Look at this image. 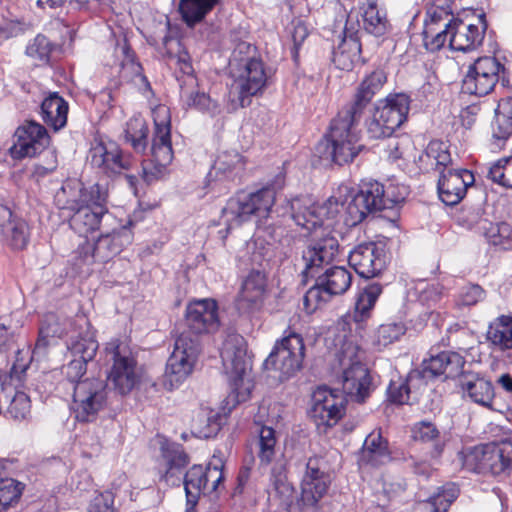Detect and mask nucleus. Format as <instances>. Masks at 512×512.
<instances>
[{
    "label": "nucleus",
    "instance_id": "f257e3e1",
    "mask_svg": "<svg viewBox=\"0 0 512 512\" xmlns=\"http://www.w3.org/2000/svg\"><path fill=\"white\" fill-rule=\"evenodd\" d=\"M339 252V243L334 236L326 235L311 241L302 252L305 278H315V283L303 298L307 311L316 310L321 304L329 302L333 296L343 295L352 284V274L342 266H333L322 274L320 270L330 265Z\"/></svg>",
    "mask_w": 512,
    "mask_h": 512
},
{
    "label": "nucleus",
    "instance_id": "f03ea898",
    "mask_svg": "<svg viewBox=\"0 0 512 512\" xmlns=\"http://www.w3.org/2000/svg\"><path fill=\"white\" fill-rule=\"evenodd\" d=\"M360 120L339 112L330 124L327 135L317 144L319 157L338 165L350 163L364 148L357 127Z\"/></svg>",
    "mask_w": 512,
    "mask_h": 512
},
{
    "label": "nucleus",
    "instance_id": "7ed1b4c3",
    "mask_svg": "<svg viewBox=\"0 0 512 512\" xmlns=\"http://www.w3.org/2000/svg\"><path fill=\"white\" fill-rule=\"evenodd\" d=\"M342 369V390L351 400L362 403L372 391V381L363 363L364 351L353 341L345 340L336 353Z\"/></svg>",
    "mask_w": 512,
    "mask_h": 512
},
{
    "label": "nucleus",
    "instance_id": "20e7f679",
    "mask_svg": "<svg viewBox=\"0 0 512 512\" xmlns=\"http://www.w3.org/2000/svg\"><path fill=\"white\" fill-rule=\"evenodd\" d=\"M106 361L111 364L107 380L121 395L130 393L140 382L142 369L130 345L121 339H111L104 348Z\"/></svg>",
    "mask_w": 512,
    "mask_h": 512
},
{
    "label": "nucleus",
    "instance_id": "39448f33",
    "mask_svg": "<svg viewBox=\"0 0 512 512\" xmlns=\"http://www.w3.org/2000/svg\"><path fill=\"white\" fill-rule=\"evenodd\" d=\"M410 108L409 96L403 93L389 95L376 105L366 122L367 133L372 139L390 137L407 119Z\"/></svg>",
    "mask_w": 512,
    "mask_h": 512
},
{
    "label": "nucleus",
    "instance_id": "423d86ee",
    "mask_svg": "<svg viewBox=\"0 0 512 512\" xmlns=\"http://www.w3.org/2000/svg\"><path fill=\"white\" fill-rule=\"evenodd\" d=\"M268 83L265 65L260 59L250 58L239 70L229 91L232 110L247 107L253 96L261 94Z\"/></svg>",
    "mask_w": 512,
    "mask_h": 512
},
{
    "label": "nucleus",
    "instance_id": "0eeeda50",
    "mask_svg": "<svg viewBox=\"0 0 512 512\" xmlns=\"http://www.w3.org/2000/svg\"><path fill=\"white\" fill-rule=\"evenodd\" d=\"M276 342L272 352L264 362L266 369L279 371L284 378L295 375L301 368L305 356L303 337L289 331Z\"/></svg>",
    "mask_w": 512,
    "mask_h": 512
},
{
    "label": "nucleus",
    "instance_id": "6e6552de",
    "mask_svg": "<svg viewBox=\"0 0 512 512\" xmlns=\"http://www.w3.org/2000/svg\"><path fill=\"white\" fill-rule=\"evenodd\" d=\"M107 384L101 379H85L74 385L73 411L80 422H92L108 401Z\"/></svg>",
    "mask_w": 512,
    "mask_h": 512
},
{
    "label": "nucleus",
    "instance_id": "1a4fd4ad",
    "mask_svg": "<svg viewBox=\"0 0 512 512\" xmlns=\"http://www.w3.org/2000/svg\"><path fill=\"white\" fill-rule=\"evenodd\" d=\"M92 194L70 216V227L80 235H86L101 228V223L113 220L106 207L107 195L98 184L92 185Z\"/></svg>",
    "mask_w": 512,
    "mask_h": 512
},
{
    "label": "nucleus",
    "instance_id": "9d476101",
    "mask_svg": "<svg viewBox=\"0 0 512 512\" xmlns=\"http://www.w3.org/2000/svg\"><path fill=\"white\" fill-rule=\"evenodd\" d=\"M384 185L377 181L364 182L345 207V224L356 226L368 214L385 210Z\"/></svg>",
    "mask_w": 512,
    "mask_h": 512
},
{
    "label": "nucleus",
    "instance_id": "9b49d317",
    "mask_svg": "<svg viewBox=\"0 0 512 512\" xmlns=\"http://www.w3.org/2000/svg\"><path fill=\"white\" fill-rule=\"evenodd\" d=\"M505 72L504 66L495 57H480L468 69L462 81V91L476 96L489 94Z\"/></svg>",
    "mask_w": 512,
    "mask_h": 512
},
{
    "label": "nucleus",
    "instance_id": "f8f14e48",
    "mask_svg": "<svg viewBox=\"0 0 512 512\" xmlns=\"http://www.w3.org/2000/svg\"><path fill=\"white\" fill-rule=\"evenodd\" d=\"M222 463H210L207 467L193 465L184 475L183 484L187 505L194 507L201 494L214 492L223 480Z\"/></svg>",
    "mask_w": 512,
    "mask_h": 512
},
{
    "label": "nucleus",
    "instance_id": "ddd939ff",
    "mask_svg": "<svg viewBox=\"0 0 512 512\" xmlns=\"http://www.w3.org/2000/svg\"><path fill=\"white\" fill-rule=\"evenodd\" d=\"M131 241V232L123 226L119 230H113L111 233L102 231L94 244L85 241L84 244L79 246V253L85 263H90L94 259L105 262L119 254L122 248L130 244Z\"/></svg>",
    "mask_w": 512,
    "mask_h": 512
},
{
    "label": "nucleus",
    "instance_id": "4468645a",
    "mask_svg": "<svg viewBox=\"0 0 512 512\" xmlns=\"http://www.w3.org/2000/svg\"><path fill=\"white\" fill-rule=\"evenodd\" d=\"M330 484L331 478L326 471L325 461L318 456L310 457L301 481V504L305 507H316Z\"/></svg>",
    "mask_w": 512,
    "mask_h": 512
},
{
    "label": "nucleus",
    "instance_id": "2eb2a0df",
    "mask_svg": "<svg viewBox=\"0 0 512 512\" xmlns=\"http://www.w3.org/2000/svg\"><path fill=\"white\" fill-rule=\"evenodd\" d=\"M15 141L9 151L13 158L34 157L41 153L50 142L44 126L35 121H27L14 133Z\"/></svg>",
    "mask_w": 512,
    "mask_h": 512
},
{
    "label": "nucleus",
    "instance_id": "dca6fc26",
    "mask_svg": "<svg viewBox=\"0 0 512 512\" xmlns=\"http://www.w3.org/2000/svg\"><path fill=\"white\" fill-rule=\"evenodd\" d=\"M220 355L226 372L233 377L232 387L238 391L249 367L245 339L239 334H229L223 342ZM240 394L237 392V397Z\"/></svg>",
    "mask_w": 512,
    "mask_h": 512
},
{
    "label": "nucleus",
    "instance_id": "f3484780",
    "mask_svg": "<svg viewBox=\"0 0 512 512\" xmlns=\"http://www.w3.org/2000/svg\"><path fill=\"white\" fill-rule=\"evenodd\" d=\"M185 323V330L200 337L215 332L219 327L216 301L201 299L190 302L186 308Z\"/></svg>",
    "mask_w": 512,
    "mask_h": 512
},
{
    "label": "nucleus",
    "instance_id": "a211bd4d",
    "mask_svg": "<svg viewBox=\"0 0 512 512\" xmlns=\"http://www.w3.org/2000/svg\"><path fill=\"white\" fill-rule=\"evenodd\" d=\"M90 162L106 175L120 174L132 166V157L124 154L115 142H97L90 149Z\"/></svg>",
    "mask_w": 512,
    "mask_h": 512
},
{
    "label": "nucleus",
    "instance_id": "6ab92c4d",
    "mask_svg": "<svg viewBox=\"0 0 512 512\" xmlns=\"http://www.w3.org/2000/svg\"><path fill=\"white\" fill-rule=\"evenodd\" d=\"M343 398L327 387H318L312 394L310 416L317 425L332 426L344 414Z\"/></svg>",
    "mask_w": 512,
    "mask_h": 512
},
{
    "label": "nucleus",
    "instance_id": "aec40b11",
    "mask_svg": "<svg viewBox=\"0 0 512 512\" xmlns=\"http://www.w3.org/2000/svg\"><path fill=\"white\" fill-rule=\"evenodd\" d=\"M349 265L363 278L378 276L385 268L383 249L374 242L361 243L350 251Z\"/></svg>",
    "mask_w": 512,
    "mask_h": 512
},
{
    "label": "nucleus",
    "instance_id": "412c9836",
    "mask_svg": "<svg viewBox=\"0 0 512 512\" xmlns=\"http://www.w3.org/2000/svg\"><path fill=\"white\" fill-rule=\"evenodd\" d=\"M474 175L466 170H441L438 180L440 199L446 205L458 204L467 192V188L474 183Z\"/></svg>",
    "mask_w": 512,
    "mask_h": 512
},
{
    "label": "nucleus",
    "instance_id": "4be33fe9",
    "mask_svg": "<svg viewBox=\"0 0 512 512\" xmlns=\"http://www.w3.org/2000/svg\"><path fill=\"white\" fill-rule=\"evenodd\" d=\"M386 80L387 77L383 70H375L367 75L357 87L353 102L340 112L361 121L365 108L373 97L380 92Z\"/></svg>",
    "mask_w": 512,
    "mask_h": 512
},
{
    "label": "nucleus",
    "instance_id": "5701e85b",
    "mask_svg": "<svg viewBox=\"0 0 512 512\" xmlns=\"http://www.w3.org/2000/svg\"><path fill=\"white\" fill-rule=\"evenodd\" d=\"M484 17L483 14L480 16L482 27L479 28L478 25L454 18L450 13L449 47L455 51L467 52L481 45L487 28Z\"/></svg>",
    "mask_w": 512,
    "mask_h": 512
},
{
    "label": "nucleus",
    "instance_id": "b1692460",
    "mask_svg": "<svg viewBox=\"0 0 512 512\" xmlns=\"http://www.w3.org/2000/svg\"><path fill=\"white\" fill-rule=\"evenodd\" d=\"M465 364L464 358L452 351H444L425 359L421 371L417 372L423 379L430 380L444 375L445 378H454L461 374Z\"/></svg>",
    "mask_w": 512,
    "mask_h": 512
},
{
    "label": "nucleus",
    "instance_id": "393cba45",
    "mask_svg": "<svg viewBox=\"0 0 512 512\" xmlns=\"http://www.w3.org/2000/svg\"><path fill=\"white\" fill-rule=\"evenodd\" d=\"M424 47L430 52L439 51L450 41V13L436 7L429 12L422 32Z\"/></svg>",
    "mask_w": 512,
    "mask_h": 512
},
{
    "label": "nucleus",
    "instance_id": "a878e982",
    "mask_svg": "<svg viewBox=\"0 0 512 512\" xmlns=\"http://www.w3.org/2000/svg\"><path fill=\"white\" fill-rule=\"evenodd\" d=\"M266 274L260 270H252L242 283L236 305L242 313H249L257 308L263 300L266 291Z\"/></svg>",
    "mask_w": 512,
    "mask_h": 512
},
{
    "label": "nucleus",
    "instance_id": "bb28decb",
    "mask_svg": "<svg viewBox=\"0 0 512 512\" xmlns=\"http://www.w3.org/2000/svg\"><path fill=\"white\" fill-rule=\"evenodd\" d=\"M164 469L160 470V480L170 486H180L183 482V469L189 463V457L180 445L162 448Z\"/></svg>",
    "mask_w": 512,
    "mask_h": 512
},
{
    "label": "nucleus",
    "instance_id": "cd10ccee",
    "mask_svg": "<svg viewBox=\"0 0 512 512\" xmlns=\"http://www.w3.org/2000/svg\"><path fill=\"white\" fill-rule=\"evenodd\" d=\"M92 186L86 188L78 180H67L56 191L54 195L55 205L60 210H67L72 213L92 194Z\"/></svg>",
    "mask_w": 512,
    "mask_h": 512
},
{
    "label": "nucleus",
    "instance_id": "c85d7f7f",
    "mask_svg": "<svg viewBox=\"0 0 512 512\" xmlns=\"http://www.w3.org/2000/svg\"><path fill=\"white\" fill-rule=\"evenodd\" d=\"M350 17L345 26V37L342 43L333 53V62L341 70H351L356 62L360 59L361 43L357 32H351L349 28Z\"/></svg>",
    "mask_w": 512,
    "mask_h": 512
},
{
    "label": "nucleus",
    "instance_id": "c756f323",
    "mask_svg": "<svg viewBox=\"0 0 512 512\" xmlns=\"http://www.w3.org/2000/svg\"><path fill=\"white\" fill-rule=\"evenodd\" d=\"M151 154L153 161L160 167H166L173 160L170 121L155 120V131L152 140Z\"/></svg>",
    "mask_w": 512,
    "mask_h": 512
},
{
    "label": "nucleus",
    "instance_id": "7c9ffc66",
    "mask_svg": "<svg viewBox=\"0 0 512 512\" xmlns=\"http://www.w3.org/2000/svg\"><path fill=\"white\" fill-rule=\"evenodd\" d=\"M291 217L296 225L311 233L323 225L318 205L308 198H295L290 202Z\"/></svg>",
    "mask_w": 512,
    "mask_h": 512
},
{
    "label": "nucleus",
    "instance_id": "2f4dec72",
    "mask_svg": "<svg viewBox=\"0 0 512 512\" xmlns=\"http://www.w3.org/2000/svg\"><path fill=\"white\" fill-rule=\"evenodd\" d=\"M391 459L388 443L380 431L371 432L365 439L359 456L360 464L377 467L389 462Z\"/></svg>",
    "mask_w": 512,
    "mask_h": 512
},
{
    "label": "nucleus",
    "instance_id": "473e14b6",
    "mask_svg": "<svg viewBox=\"0 0 512 512\" xmlns=\"http://www.w3.org/2000/svg\"><path fill=\"white\" fill-rule=\"evenodd\" d=\"M253 216L255 213L246 194L230 198L222 210V221L227 226V232L248 222Z\"/></svg>",
    "mask_w": 512,
    "mask_h": 512
},
{
    "label": "nucleus",
    "instance_id": "72a5a7b5",
    "mask_svg": "<svg viewBox=\"0 0 512 512\" xmlns=\"http://www.w3.org/2000/svg\"><path fill=\"white\" fill-rule=\"evenodd\" d=\"M512 134V98L499 103L492 124V146L501 149Z\"/></svg>",
    "mask_w": 512,
    "mask_h": 512
},
{
    "label": "nucleus",
    "instance_id": "f704fd0d",
    "mask_svg": "<svg viewBox=\"0 0 512 512\" xmlns=\"http://www.w3.org/2000/svg\"><path fill=\"white\" fill-rule=\"evenodd\" d=\"M65 333V321L54 313L46 314L39 328V336L33 350V355L43 354L53 340L63 337Z\"/></svg>",
    "mask_w": 512,
    "mask_h": 512
},
{
    "label": "nucleus",
    "instance_id": "c9c22d12",
    "mask_svg": "<svg viewBox=\"0 0 512 512\" xmlns=\"http://www.w3.org/2000/svg\"><path fill=\"white\" fill-rule=\"evenodd\" d=\"M68 103L57 93H51L41 104L43 121L55 131L67 123Z\"/></svg>",
    "mask_w": 512,
    "mask_h": 512
},
{
    "label": "nucleus",
    "instance_id": "e433bc0d",
    "mask_svg": "<svg viewBox=\"0 0 512 512\" xmlns=\"http://www.w3.org/2000/svg\"><path fill=\"white\" fill-rule=\"evenodd\" d=\"M461 387L463 393L474 403L488 408L492 406L495 394L494 387L490 381L482 377L470 375L462 380Z\"/></svg>",
    "mask_w": 512,
    "mask_h": 512
},
{
    "label": "nucleus",
    "instance_id": "4c0bfd02",
    "mask_svg": "<svg viewBox=\"0 0 512 512\" xmlns=\"http://www.w3.org/2000/svg\"><path fill=\"white\" fill-rule=\"evenodd\" d=\"M487 341L496 349L506 351L512 349V315H500L488 326Z\"/></svg>",
    "mask_w": 512,
    "mask_h": 512
},
{
    "label": "nucleus",
    "instance_id": "58836bf2",
    "mask_svg": "<svg viewBox=\"0 0 512 512\" xmlns=\"http://www.w3.org/2000/svg\"><path fill=\"white\" fill-rule=\"evenodd\" d=\"M512 465V440L505 439L490 443V453L486 466V473L500 475L505 473Z\"/></svg>",
    "mask_w": 512,
    "mask_h": 512
},
{
    "label": "nucleus",
    "instance_id": "ea45409f",
    "mask_svg": "<svg viewBox=\"0 0 512 512\" xmlns=\"http://www.w3.org/2000/svg\"><path fill=\"white\" fill-rule=\"evenodd\" d=\"M220 0H180L179 12L187 26L193 27L200 23Z\"/></svg>",
    "mask_w": 512,
    "mask_h": 512
},
{
    "label": "nucleus",
    "instance_id": "a19ab883",
    "mask_svg": "<svg viewBox=\"0 0 512 512\" xmlns=\"http://www.w3.org/2000/svg\"><path fill=\"white\" fill-rule=\"evenodd\" d=\"M361 9L363 29L375 37L385 35L389 28V22L386 14L379 10L377 4L368 2Z\"/></svg>",
    "mask_w": 512,
    "mask_h": 512
},
{
    "label": "nucleus",
    "instance_id": "79ce46f5",
    "mask_svg": "<svg viewBox=\"0 0 512 512\" xmlns=\"http://www.w3.org/2000/svg\"><path fill=\"white\" fill-rule=\"evenodd\" d=\"M382 291V285L377 282H372L363 288L355 304V321L360 322L370 318L371 312Z\"/></svg>",
    "mask_w": 512,
    "mask_h": 512
},
{
    "label": "nucleus",
    "instance_id": "37998d69",
    "mask_svg": "<svg viewBox=\"0 0 512 512\" xmlns=\"http://www.w3.org/2000/svg\"><path fill=\"white\" fill-rule=\"evenodd\" d=\"M196 362L179 353L172 352L165 369V377L170 382L171 387L184 381L192 373Z\"/></svg>",
    "mask_w": 512,
    "mask_h": 512
},
{
    "label": "nucleus",
    "instance_id": "c03bdc74",
    "mask_svg": "<svg viewBox=\"0 0 512 512\" xmlns=\"http://www.w3.org/2000/svg\"><path fill=\"white\" fill-rule=\"evenodd\" d=\"M459 495V489L453 483H448L437 489L432 496L422 503L424 512H447L450 505Z\"/></svg>",
    "mask_w": 512,
    "mask_h": 512
},
{
    "label": "nucleus",
    "instance_id": "a18cd8bd",
    "mask_svg": "<svg viewBox=\"0 0 512 512\" xmlns=\"http://www.w3.org/2000/svg\"><path fill=\"white\" fill-rule=\"evenodd\" d=\"M412 437L415 441L432 444V457H438L443 452L444 443L437 426L430 421H420L412 428Z\"/></svg>",
    "mask_w": 512,
    "mask_h": 512
},
{
    "label": "nucleus",
    "instance_id": "49530a36",
    "mask_svg": "<svg viewBox=\"0 0 512 512\" xmlns=\"http://www.w3.org/2000/svg\"><path fill=\"white\" fill-rule=\"evenodd\" d=\"M243 167L241 155L236 151H227L217 157L213 165V171L217 177L221 175L234 181Z\"/></svg>",
    "mask_w": 512,
    "mask_h": 512
},
{
    "label": "nucleus",
    "instance_id": "de8ad7c7",
    "mask_svg": "<svg viewBox=\"0 0 512 512\" xmlns=\"http://www.w3.org/2000/svg\"><path fill=\"white\" fill-rule=\"evenodd\" d=\"M220 430L217 414L207 412L206 408L200 409L192 419L191 431L198 438H210Z\"/></svg>",
    "mask_w": 512,
    "mask_h": 512
},
{
    "label": "nucleus",
    "instance_id": "09e8293b",
    "mask_svg": "<svg viewBox=\"0 0 512 512\" xmlns=\"http://www.w3.org/2000/svg\"><path fill=\"white\" fill-rule=\"evenodd\" d=\"M187 87L188 86H183V84L180 83V95L188 107H193L202 112H206L211 117L220 113V107L217 101L211 99V97L204 92L200 93L189 91Z\"/></svg>",
    "mask_w": 512,
    "mask_h": 512
},
{
    "label": "nucleus",
    "instance_id": "8fccbe9b",
    "mask_svg": "<svg viewBox=\"0 0 512 512\" xmlns=\"http://www.w3.org/2000/svg\"><path fill=\"white\" fill-rule=\"evenodd\" d=\"M246 196L255 213V217L267 218L276 200V190L274 187L268 186L254 193L246 194Z\"/></svg>",
    "mask_w": 512,
    "mask_h": 512
},
{
    "label": "nucleus",
    "instance_id": "3c124183",
    "mask_svg": "<svg viewBox=\"0 0 512 512\" xmlns=\"http://www.w3.org/2000/svg\"><path fill=\"white\" fill-rule=\"evenodd\" d=\"M178 46H180V43H178ZM168 59L169 64L174 65L182 74V76H178V74H176L179 84L182 83L183 86L194 87L197 81L193 75L194 69L189 53L179 47L177 53L170 54Z\"/></svg>",
    "mask_w": 512,
    "mask_h": 512
},
{
    "label": "nucleus",
    "instance_id": "603ef678",
    "mask_svg": "<svg viewBox=\"0 0 512 512\" xmlns=\"http://www.w3.org/2000/svg\"><path fill=\"white\" fill-rule=\"evenodd\" d=\"M201 338L184 329L175 337L172 352L197 361L202 349Z\"/></svg>",
    "mask_w": 512,
    "mask_h": 512
},
{
    "label": "nucleus",
    "instance_id": "864d4df0",
    "mask_svg": "<svg viewBox=\"0 0 512 512\" xmlns=\"http://www.w3.org/2000/svg\"><path fill=\"white\" fill-rule=\"evenodd\" d=\"M201 338L184 329L175 337L172 352L197 361L202 349Z\"/></svg>",
    "mask_w": 512,
    "mask_h": 512
},
{
    "label": "nucleus",
    "instance_id": "5fc2aeb1",
    "mask_svg": "<svg viewBox=\"0 0 512 512\" xmlns=\"http://www.w3.org/2000/svg\"><path fill=\"white\" fill-rule=\"evenodd\" d=\"M479 228L490 244L500 246L502 248H508L511 246L512 240L510 238V229L508 224L504 222L491 223L485 220L480 222Z\"/></svg>",
    "mask_w": 512,
    "mask_h": 512
},
{
    "label": "nucleus",
    "instance_id": "6e6d98bb",
    "mask_svg": "<svg viewBox=\"0 0 512 512\" xmlns=\"http://www.w3.org/2000/svg\"><path fill=\"white\" fill-rule=\"evenodd\" d=\"M489 453L490 443L468 448L462 453L464 467L477 473H486Z\"/></svg>",
    "mask_w": 512,
    "mask_h": 512
},
{
    "label": "nucleus",
    "instance_id": "4d7b16f0",
    "mask_svg": "<svg viewBox=\"0 0 512 512\" xmlns=\"http://www.w3.org/2000/svg\"><path fill=\"white\" fill-rule=\"evenodd\" d=\"M1 233L13 249L22 250L28 244V225L21 218L14 219V222L10 223L6 228H3Z\"/></svg>",
    "mask_w": 512,
    "mask_h": 512
},
{
    "label": "nucleus",
    "instance_id": "13d9d810",
    "mask_svg": "<svg viewBox=\"0 0 512 512\" xmlns=\"http://www.w3.org/2000/svg\"><path fill=\"white\" fill-rule=\"evenodd\" d=\"M68 349L72 357L84 360L88 363L95 357L98 350V343L92 334L80 335L71 341L68 345Z\"/></svg>",
    "mask_w": 512,
    "mask_h": 512
},
{
    "label": "nucleus",
    "instance_id": "bf43d9fd",
    "mask_svg": "<svg viewBox=\"0 0 512 512\" xmlns=\"http://www.w3.org/2000/svg\"><path fill=\"white\" fill-rule=\"evenodd\" d=\"M258 448V458L262 464L268 465L271 463L275 455L276 436L275 431L271 427L262 426L259 431V436L256 441Z\"/></svg>",
    "mask_w": 512,
    "mask_h": 512
},
{
    "label": "nucleus",
    "instance_id": "052dcab7",
    "mask_svg": "<svg viewBox=\"0 0 512 512\" xmlns=\"http://www.w3.org/2000/svg\"><path fill=\"white\" fill-rule=\"evenodd\" d=\"M347 194V186L339 187L323 204L318 205L322 221H324V219H335L340 214L347 202Z\"/></svg>",
    "mask_w": 512,
    "mask_h": 512
},
{
    "label": "nucleus",
    "instance_id": "680f3d73",
    "mask_svg": "<svg viewBox=\"0 0 512 512\" xmlns=\"http://www.w3.org/2000/svg\"><path fill=\"white\" fill-rule=\"evenodd\" d=\"M6 416L15 421H27L31 417L30 397L23 391H17L11 399Z\"/></svg>",
    "mask_w": 512,
    "mask_h": 512
},
{
    "label": "nucleus",
    "instance_id": "e2e57ef3",
    "mask_svg": "<svg viewBox=\"0 0 512 512\" xmlns=\"http://www.w3.org/2000/svg\"><path fill=\"white\" fill-rule=\"evenodd\" d=\"M271 485L284 502L289 503L293 499L294 487L288 482L285 467L282 464H276L271 469Z\"/></svg>",
    "mask_w": 512,
    "mask_h": 512
},
{
    "label": "nucleus",
    "instance_id": "0e129e2a",
    "mask_svg": "<svg viewBox=\"0 0 512 512\" xmlns=\"http://www.w3.org/2000/svg\"><path fill=\"white\" fill-rule=\"evenodd\" d=\"M24 489V484L12 478H0V512L16 503Z\"/></svg>",
    "mask_w": 512,
    "mask_h": 512
},
{
    "label": "nucleus",
    "instance_id": "69168bd1",
    "mask_svg": "<svg viewBox=\"0 0 512 512\" xmlns=\"http://www.w3.org/2000/svg\"><path fill=\"white\" fill-rule=\"evenodd\" d=\"M124 58L120 64V76L126 80H134L139 78L142 82H146V77L142 75V66L135 61L134 53L125 43L122 48Z\"/></svg>",
    "mask_w": 512,
    "mask_h": 512
},
{
    "label": "nucleus",
    "instance_id": "338daca9",
    "mask_svg": "<svg viewBox=\"0 0 512 512\" xmlns=\"http://www.w3.org/2000/svg\"><path fill=\"white\" fill-rule=\"evenodd\" d=\"M488 177L495 183L512 188V157L502 158L493 164Z\"/></svg>",
    "mask_w": 512,
    "mask_h": 512
},
{
    "label": "nucleus",
    "instance_id": "774afa93",
    "mask_svg": "<svg viewBox=\"0 0 512 512\" xmlns=\"http://www.w3.org/2000/svg\"><path fill=\"white\" fill-rule=\"evenodd\" d=\"M148 127L143 121L135 120L128 124L126 140L137 152H144L147 146Z\"/></svg>",
    "mask_w": 512,
    "mask_h": 512
}]
</instances>
